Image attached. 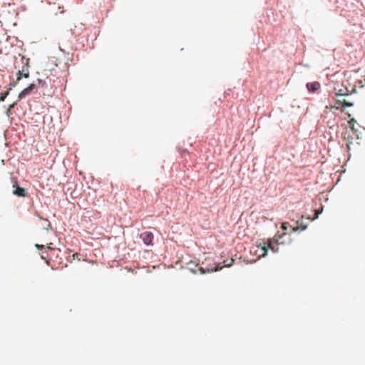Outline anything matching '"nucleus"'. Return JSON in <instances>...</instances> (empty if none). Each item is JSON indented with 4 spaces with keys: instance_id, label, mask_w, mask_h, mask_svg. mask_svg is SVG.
<instances>
[{
    "instance_id": "obj_1",
    "label": "nucleus",
    "mask_w": 365,
    "mask_h": 365,
    "mask_svg": "<svg viewBox=\"0 0 365 365\" xmlns=\"http://www.w3.org/2000/svg\"><path fill=\"white\" fill-rule=\"evenodd\" d=\"M285 233H283L282 235L279 233L276 234L275 236L272 239H268L266 243L267 246L264 245L262 247V253L261 254V257H264L267 254L268 248L270 249L274 253H277L279 252V247L275 245L274 244L280 245L284 244V242L281 240L282 236L285 235Z\"/></svg>"
},
{
    "instance_id": "obj_2",
    "label": "nucleus",
    "mask_w": 365,
    "mask_h": 365,
    "mask_svg": "<svg viewBox=\"0 0 365 365\" xmlns=\"http://www.w3.org/2000/svg\"><path fill=\"white\" fill-rule=\"evenodd\" d=\"M21 62L24 64L21 70H19L16 73V81H19L21 78L24 76V78L29 77V58H26L24 56L21 57Z\"/></svg>"
},
{
    "instance_id": "obj_3",
    "label": "nucleus",
    "mask_w": 365,
    "mask_h": 365,
    "mask_svg": "<svg viewBox=\"0 0 365 365\" xmlns=\"http://www.w3.org/2000/svg\"><path fill=\"white\" fill-rule=\"evenodd\" d=\"M153 234L150 231L143 232L140 235V238L146 246L153 245Z\"/></svg>"
},
{
    "instance_id": "obj_4",
    "label": "nucleus",
    "mask_w": 365,
    "mask_h": 365,
    "mask_svg": "<svg viewBox=\"0 0 365 365\" xmlns=\"http://www.w3.org/2000/svg\"><path fill=\"white\" fill-rule=\"evenodd\" d=\"M12 181L14 182V187H15L13 191V195H16L18 197H25L26 196V192L24 188L19 187L17 185V182L15 180L14 178H11Z\"/></svg>"
},
{
    "instance_id": "obj_5",
    "label": "nucleus",
    "mask_w": 365,
    "mask_h": 365,
    "mask_svg": "<svg viewBox=\"0 0 365 365\" xmlns=\"http://www.w3.org/2000/svg\"><path fill=\"white\" fill-rule=\"evenodd\" d=\"M35 88L36 85L34 83H31L28 87L21 91L18 96L19 101L29 96L33 91V90L35 89Z\"/></svg>"
},
{
    "instance_id": "obj_6",
    "label": "nucleus",
    "mask_w": 365,
    "mask_h": 365,
    "mask_svg": "<svg viewBox=\"0 0 365 365\" xmlns=\"http://www.w3.org/2000/svg\"><path fill=\"white\" fill-rule=\"evenodd\" d=\"M306 87L309 92L313 93L318 91L320 88L321 85L318 81H314L307 83Z\"/></svg>"
},
{
    "instance_id": "obj_7",
    "label": "nucleus",
    "mask_w": 365,
    "mask_h": 365,
    "mask_svg": "<svg viewBox=\"0 0 365 365\" xmlns=\"http://www.w3.org/2000/svg\"><path fill=\"white\" fill-rule=\"evenodd\" d=\"M222 267H220L219 265L215 266V267H211L210 268H207V269H205V268H204L202 267H200L197 270L200 272V273L201 274H205L207 272L218 271V270L221 269Z\"/></svg>"
},
{
    "instance_id": "obj_8",
    "label": "nucleus",
    "mask_w": 365,
    "mask_h": 365,
    "mask_svg": "<svg viewBox=\"0 0 365 365\" xmlns=\"http://www.w3.org/2000/svg\"><path fill=\"white\" fill-rule=\"evenodd\" d=\"M297 223V226L292 227V232H297L299 228L302 230H305L307 228V225L304 224L302 219L299 220Z\"/></svg>"
},
{
    "instance_id": "obj_9",
    "label": "nucleus",
    "mask_w": 365,
    "mask_h": 365,
    "mask_svg": "<svg viewBox=\"0 0 365 365\" xmlns=\"http://www.w3.org/2000/svg\"><path fill=\"white\" fill-rule=\"evenodd\" d=\"M190 267H188V269L192 272L193 274H197V270L196 269L197 264H194L192 262L189 263Z\"/></svg>"
},
{
    "instance_id": "obj_10",
    "label": "nucleus",
    "mask_w": 365,
    "mask_h": 365,
    "mask_svg": "<svg viewBox=\"0 0 365 365\" xmlns=\"http://www.w3.org/2000/svg\"><path fill=\"white\" fill-rule=\"evenodd\" d=\"M11 88H9L8 91H6V92H4V93H1L0 94V102L1 101H4V100L6 99V98L7 97V96L9 94V91Z\"/></svg>"
},
{
    "instance_id": "obj_11",
    "label": "nucleus",
    "mask_w": 365,
    "mask_h": 365,
    "mask_svg": "<svg viewBox=\"0 0 365 365\" xmlns=\"http://www.w3.org/2000/svg\"><path fill=\"white\" fill-rule=\"evenodd\" d=\"M292 226L289 225V222H283L282 225V229L283 230H288L289 228H292Z\"/></svg>"
},
{
    "instance_id": "obj_12",
    "label": "nucleus",
    "mask_w": 365,
    "mask_h": 365,
    "mask_svg": "<svg viewBox=\"0 0 365 365\" xmlns=\"http://www.w3.org/2000/svg\"><path fill=\"white\" fill-rule=\"evenodd\" d=\"M354 103L351 102L346 101L345 100L343 101V107H351L353 106Z\"/></svg>"
},
{
    "instance_id": "obj_13",
    "label": "nucleus",
    "mask_w": 365,
    "mask_h": 365,
    "mask_svg": "<svg viewBox=\"0 0 365 365\" xmlns=\"http://www.w3.org/2000/svg\"><path fill=\"white\" fill-rule=\"evenodd\" d=\"M17 105V101L16 102H14L13 103H11V105H9V108L10 110L13 109Z\"/></svg>"
},
{
    "instance_id": "obj_14",
    "label": "nucleus",
    "mask_w": 365,
    "mask_h": 365,
    "mask_svg": "<svg viewBox=\"0 0 365 365\" xmlns=\"http://www.w3.org/2000/svg\"><path fill=\"white\" fill-rule=\"evenodd\" d=\"M318 217H319V213L316 214V215H315L314 217L311 218L310 217H307V219H308V220H312V221H313V220H314L315 219L318 218Z\"/></svg>"
},
{
    "instance_id": "obj_15",
    "label": "nucleus",
    "mask_w": 365,
    "mask_h": 365,
    "mask_svg": "<svg viewBox=\"0 0 365 365\" xmlns=\"http://www.w3.org/2000/svg\"><path fill=\"white\" fill-rule=\"evenodd\" d=\"M16 83H17V81H13L11 83H10V86L11 87H15L16 86Z\"/></svg>"
},
{
    "instance_id": "obj_16",
    "label": "nucleus",
    "mask_w": 365,
    "mask_h": 365,
    "mask_svg": "<svg viewBox=\"0 0 365 365\" xmlns=\"http://www.w3.org/2000/svg\"><path fill=\"white\" fill-rule=\"evenodd\" d=\"M232 262H233V259H231V261L229 264H225V267H230L232 264Z\"/></svg>"
},
{
    "instance_id": "obj_17",
    "label": "nucleus",
    "mask_w": 365,
    "mask_h": 365,
    "mask_svg": "<svg viewBox=\"0 0 365 365\" xmlns=\"http://www.w3.org/2000/svg\"><path fill=\"white\" fill-rule=\"evenodd\" d=\"M10 111H11V110L9 108H8L6 112V114L7 116H9Z\"/></svg>"
},
{
    "instance_id": "obj_18",
    "label": "nucleus",
    "mask_w": 365,
    "mask_h": 365,
    "mask_svg": "<svg viewBox=\"0 0 365 365\" xmlns=\"http://www.w3.org/2000/svg\"><path fill=\"white\" fill-rule=\"evenodd\" d=\"M36 247L38 249H39V248H43V245H40L36 244Z\"/></svg>"
},
{
    "instance_id": "obj_19",
    "label": "nucleus",
    "mask_w": 365,
    "mask_h": 365,
    "mask_svg": "<svg viewBox=\"0 0 365 365\" xmlns=\"http://www.w3.org/2000/svg\"><path fill=\"white\" fill-rule=\"evenodd\" d=\"M341 90L339 91V92L337 93V96H344V93H341Z\"/></svg>"
},
{
    "instance_id": "obj_20",
    "label": "nucleus",
    "mask_w": 365,
    "mask_h": 365,
    "mask_svg": "<svg viewBox=\"0 0 365 365\" xmlns=\"http://www.w3.org/2000/svg\"><path fill=\"white\" fill-rule=\"evenodd\" d=\"M336 103L340 105L341 103V101H337Z\"/></svg>"
},
{
    "instance_id": "obj_21",
    "label": "nucleus",
    "mask_w": 365,
    "mask_h": 365,
    "mask_svg": "<svg viewBox=\"0 0 365 365\" xmlns=\"http://www.w3.org/2000/svg\"><path fill=\"white\" fill-rule=\"evenodd\" d=\"M59 49H60V51H62L63 53H64V51H63L61 47H59Z\"/></svg>"
},
{
    "instance_id": "obj_22",
    "label": "nucleus",
    "mask_w": 365,
    "mask_h": 365,
    "mask_svg": "<svg viewBox=\"0 0 365 365\" xmlns=\"http://www.w3.org/2000/svg\"><path fill=\"white\" fill-rule=\"evenodd\" d=\"M77 255H78L77 253L73 254V258L75 257V256H77Z\"/></svg>"
},
{
    "instance_id": "obj_23",
    "label": "nucleus",
    "mask_w": 365,
    "mask_h": 365,
    "mask_svg": "<svg viewBox=\"0 0 365 365\" xmlns=\"http://www.w3.org/2000/svg\"><path fill=\"white\" fill-rule=\"evenodd\" d=\"M38 81L39 83H41L42 81L41 79H38Z\"/></svg>"
}]
</instances>
